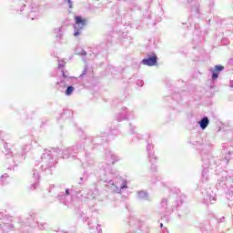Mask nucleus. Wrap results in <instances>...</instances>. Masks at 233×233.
<instances>
[{
	"instance_id": "nucleus-49",
	"label": "nucleus",
	"mask_w": 233,
	"mask_h": 233,
	"mask_svg": "<svg viewBox=\"0 0 233 233\" xmlns=\"http://www.w3.org/2000/svg\"><path fill=\"white\" fill-rule=\"evenodd\" d=\"M87 225H89V226H90V222H87Z\"/></svg>"
},
{
	"instance_id": "nucleus-23",
	"label": "nucleus",
	"mask_w": 233,
	"mask_h": 233,
	"mask_svg": "<svg viewBox=\"0 0 233 233\" xmlns=\"http://www.w3.org/2000/svg\"><path fill=\"white\" fill-rule=\"evenodd\" d=\"M137 198L140 201H150V195L146 190L137 191Z\"/></svg>"
},
{
	"instance_id": "nucleus-4",
	"label": "nucleus",
	"mask_w": 233,
	"mask_h": 233,
	"mask_svg": "<svg viewBox=\"0 0 233 233\" xmlns=\"http://www.w3.org/2000/svg\"><path fill=\"white\" fill-rule=\"evenodd\" d=\"M30 228H38L39 230H46L48 223L45 222L41 215L30 211L25 215V220L20 222L19 230L21 233L30 232Z\"/></svg>"
},
{
	"instance_id": "nucleus-24",
	"label": "nucleus",
	"mask_w": 233,
	"mask_h": 233,
	"mask_svg": "<svg viewBox=\"0 0 233 233\" xmlns=\"http://www.w3.org/2000/svg\"><path fill=\"white\" fill-rule=\"evenodd\" d=\"M210 125V119H208V116H204L200 120L198 121V126L201 130H207V127Z\"/></svg>"
},
{
	"instance_id": "nucleus-18",
	"label": "nucleus",
	"mask_w": 233,
	"mask_h": 233,
	"mask_svg": "<svg viewBox=\"0 0 233 233\" xmlns=\"http://www.w3.org/2000/svg\"><path fill=\"white\" fill-rule=\"evenodd\" d=\"M225 70V66L221 65L215 66L214 68H210L209 72L212 74L211 79L212 81H216L218 77H219V73Z\"/></svg>"
},
{
	"instance_id": "nucleus-29",
	"label": "nucleus",
	"mask_w": 233,
	"mask_h": 233,
	"mask_svg": "<svg viewBox=\"0 0 233 233\" xmlns=\"http://www.w3.org/2000/svg\"><path fill=\"white\" fill-rule=\"evenodd\" d=\"M76 56H86V51H85V49L76 48Z\"/></svg>"
},
{
	"instance_id": "nucleus-37",
	"label": "nucleus",
	"mask_w": 233,
	"mask_h": 233,
	"mask_svg": "<svg viewBox=\"0 0 233 233\" xmlns=\"http://www.w3.org/2000/svg\"><path fill=\"white\" fill-rule=\"evenodd\" d=\"M136 137L137 139H142L143 138V136L139 135V134H137L136 135Z\"/></svg>"
},
{
	"instance_id": "nucleus-10",
	"label": "nucleus",
	"mask_w": 233,
	"mask_h": 233,
	"mask_svg": "<svg viewBox=\"0 0 233 233\" xmlns=\"http://www.w3.org/2000/svg\"><path fill=\"white\" fill-rule=\"evenodd\" d=\"M75 196L77 198V199H80V201H86V199H96V198L99 196V189L95 188V190L92 191L86 188H76L75 189Z\"/></svg>"
},
{
	"instance_id": "nucleus-52",
	"label": "nucleus",
	"mask_w": 233,
	"mask_h": 233,
	"mask_svg": "<svg viewBox=\"0 0 233 233\" xmlns=\"http://www.w3.org/2000/svg\"><path fill=\"white\" fill-rule=\"evenodd\" d=\"M155 168V170L154 171H156V167H154Z\"/></svg>"
},
{
	"instance_id": "nucleus-27",
	"label": "nucleus",
	"mask_w": 233,
	"mask_h": 233,
	"mask_svg": "<svg viewBox=\"0 0 233 233\" xmlns=\"http://www.w3.org/2000/svg\"><path fill=\"white\" fill-rule=\"evenodd\" d=\"M74 90H75V87L73 86H67V87L65 91V95L66 96H72V94H74Z\"/></svg>"
},
{
	"instance_id": "nucleus-44",
	"label": "nucleus",
	"mask_w": 233,
	"mask_h": 233,
	"mask_svg": "<svg viewBox=\"0 0 233 233\" xmlns=\"http://www.w3.org/2000/svg\"><path fill=\"white\" fill-rule=\"evenodd\" d=\"M32 143H37V141L36 140H33Z\"/></svg>"
},
{
	"instance_id": "nucleus-35",
	"label": "nucleus",
	"mask_w": 233,
	"mask_h": 233,
	"mask_svg": "<svg viewBox=\"0 0 233 233\" xmlns=\"http://www.w3.org/2000/svg\"><path fill=\"white\" fill-rule=\"evenodd\" d=\"M137 86H143V85H144L143 80H137Z\"/></svg>"
},
{
	"instance_id": "nucleus-33",
	"label": "nucleus",
	"mask_w": 233,
	"mask_h": 233,
	"mask_svg": "<svg viewBox=\"0 0 233 233\" xmlns=\"http://www.w3.org/2000/svg\"><path fill=\"white\" fill-rule=\"evenodd\" d=\"M65 3H67L68 8H73L72 0H65Z\"/></svg>"
},
{
	"instance_id": "nucleus-39",
	"label": "nucleus",
	"mask_w": 233,
	"mask_h": 233,
	"mask_svg": "<svg viewBox=\"0 0 233 233\" xmlns=\"http://www.w3.org/2000/svg\"><path fill=\"white\" fill-rule=\"evenodd\" d=\"M229 86H230L231 88H233V80L230 81Z\"/></svg>"
},
{
	"instance_id": "nucleus-31",
	"label": "nucleus",
	"mask_w": 233,
	"mask_h": 233,
	"mask_svg": "<svg viewBox=\"0 0 233 233\" xmlns=\"http://www.w3.org/2000/svg\"><path fill=\"white\" fill-rule=\"evenodd\" d=\"M228 161H230L229 157H225V158L222 160L223 165H228Z\"/></svg>"
},
{
	"instance_id": "nucleus-5",
	"label": "nucleus",
	"mask_w": 233,
	"mask_h": 233,
	"mask_svg": "<svg viewBox=\"0 0 233 233\" xmlns=\"http://www.w3.org/2000/svg\"><path fill=\"white\" fill-rule=\"evenodd\" d=\"M85 143L86 145H93L94 147L97 145H105V143H108V134L107 133H100L96 137H89L81 139L76 142V144L71 148H74L73 154H79V152H83L85 150Z\"/></svg>"
},
{
	"instance_id": "nucleus-20",
	"label": "nucleus",
	"mask_w": 233,
	"mask_h": 233,
	"mask_svg": "<svg viewBox=\"0 0 233 233\" xmlns=\"http://www.w3.org/2000/svg\"><path fill=\"white\" fill-rule=\"evenodd\" d=\"M65 32H66V28L63 25H61L60 27H56L54 29V34L56 35V41L63 40V37L65 36Z\"/></svg>"
},
{
	"instance_id": "nucleus-13",
	"label": "nucleus",
	"mask_w": 233,
	"mask_h": 233,
	"mask_svg": "<svg viewBox=\"0 0 233 233\" xmlns=\"http://www.w3.org/2000/svg\"><path fill=\"white\" fill-rule=\"evenodd\" d=\"M88 20L86 18H83V16L76 15L75 16V25H74V35L75 37H79L81 35V32L85 30V26H86Z\"/></svg>"
},
{
	"instance_id": "nucleus-47",
	"label": "nucleus",
	"mask_w": 233,
	"mask_h": 233,
	"mask_svg": "<svg viewBox=\"0 0 233 233\" xmlns=\"http://www.w3.org/2000/svg\"><path fill=\"white\" fill-rule=\"evenodd\" d=\"M3 134V131H0V137H1V135Z\"/></svg>"
},
{
	"instance_id": "nucleus-6",
	"label": "nucleus",
	"mask_w": 233,
	"mask_h": 233,
	"mask_svg": "<svg viewBox=\"0 0 233 233\" xmlns=\"http://www.w3.org/2000/svg\"><path fill=\"white\" fill-rule=\"evenodd\" d=\"M231 183H233V169L222 170L218 173L216 188L220 192H225L228 199H230L228 196V188H230Z\"/></svg>"
},
{
	"instance_id": "nucleus-28",
	"label": "nucleus",
	"mask_w": 233,
	"mask_h": 233,
	"mask_svg": "<svg viewBox=\"0 0 233 233\" xmlns=\"http://www.w3.org/2000/svg\"><path fill=\"white\" fill-rule=\"evenodd\" d=\"M128 132H129V134H131V135L136 134V126H134V124L129 123V126H128Z\"/></svg>"
},
{
	"instance_id": "nucleus-48",
	"label": "nucleus",
	"mask_w": 233,
	"mask_h": 233,
	"mask_svg": "<svg viewBox=\"0 0 233 233\" xmlns=\"http://www.w3.org/2000/svg\"><path fill=\"white\" fill-rule=\"evenodd\" d=\"M8 170H12V167H8Z\"/></svg>"
},
{
	"instance_id": "nucleus-8",
	"label": "nucleus",
	"mask_w": 233,
	"mask_h": 233,
	"mask_svg": "<svg viewBox=\"0 0 233 233\" xmlns=\"http://www.w3.org/2000/svg\"><path fill=\"white\" fill-rule=\"evenodd\" d=\"M179 207V201L175 200L174 198H162L159 206V214L164 218H168L174 212V208Z\"/></svg>"
},
{
	"instance_id": "nucleus-36",
	"label": "nucleus",
	"mask_w": 233,
	"mask_h": 233,
	"mask_svg": "<svg viewBox=\"0 0 233 233\" xmlns=\"http://www.w3.org/2000/svg\"><path fill=\"white\" fill-rule=\"evenodd\" d=\"M117 134H119V131H117V130H111V135L112 136H117Z\"/></svg>"
},
{
	"instance_id": "nucleus-9",
	"label": "nucleus",
	"mask_w": 233,
	"mask_h": 233,
	"mask_svg": "<svg viewBox=\"0 0 233 233\" xmlns=\"http://www.w3.org/2000/svg\"><path fill=\"white\" fill-rule=\"evenodd\" d=\"M4 148H5V150L3 151V153L5 156H12L14 163H21V161H23V159H25L24 155L26 154L27 152H30V150H32V145H30V144L24 145L22 147V155L21 154H18V155L13 154L12 149H10L8 147V143H6V142L4 144Z\"/></svg>"
},
{
	"instance_id": "nucleus-19",
	"label": "nucleus",
	"mask_w": 233,
	"mask_h": 233,
	"mask_svg": "<svg viewBox=\"0 0 233 233\" xmlns=\"http://www.w3.org/2000/svg\"><path fill=\"white\" fill-rule=\"evenodd\" d=\"M0 230L1 232H10V230H14V226L12 223L8 222V218H4L3 221L0 222Z\"/></svg>"
},
{
	"instance_id": "nucleus-51",
	"label": "nucleus",
	"mask_w": 233,
	"mask_h": 233,
	"mask_svg": "<svg viewBox=\"0 0 233 233\" xmlns=\"http://www.w3.org/2000/svg\"><path fill=\"white\" fill-rule=\"evenodd\" d=\"M109 68H114L113 66L109 67Z\"/></svg>"
},
{
	"instance_id": "nucleus-43",
	"label": "nucleus",
	"mask_w": 233,
	"mask_h": 233,
	"mask_svg": "<svg viewBox=\"0 0 233 233\" xmlns=\"http://www.w3.org/2000/svg\"><path fill=\"white\" fill-rule=\"evenodd\" d=\"M85 221H88V217H86Z\"/></svg>"
},
{
	"instance_id": "nucleus-11",
	"label": "nucleus",
	"mask_w": 233,
	"mask_h": 233,
	"mask_svg": "<svg viewBox=\"0 0 233 233\" xmlns=\"http://www.w3.org/2000/svg\"><path fill=\"white\" fill-rule=\"evenodd\" d=\"M78 160L82 165V168L85 169V172L94 174L96 168V162L94 161V158L90 157L89 154H86L84 157L78 158Z\"/></svg>"
},
{
	"instance_id": "nucleus-34",
	"label": "nucleus",
	"mask_w": 233,
	"mask_h": 233,
	"mask_svg": "<svg viewBox=\"0 0 233 233\" xmlns=\"http://www.w3.org/2000/svg\"><path fill=\"white\" fill-rule=\"evenodd\" d=\"M3 219H6V218L5 217L4 212H0V223H1V221H3Z\"/></svg>"
},
{
	"instance_id": "nucleus-38",
	"label": "nucleus",
	"mask_w": 233,
	"mask_h": 233,
	"mask_svg": "<svg viewBox=\"0 0 233 233\" xmlns=\"http://www.w3.org/2000/svg\"><path fill=\"white\" fill-rule=\"evenodd\" d=\"M227 152H228V156H232V154H233V150H230V149L228 151L227 149Z\"/></svg>"
},
{
	"instance_id": "nucleus-32",
	"label": "nucleus",
	"mask_w": 233,
	"mask_h": 233,
	"mask_svg": "<svg viewBox=\"0 0 233 233\" xmlns=\"http://www.w3.org/2000/svg\"><path fill=\"white\" fill-rule=\"evenodd\" d=\"M157 181H159V177L157 176H153L151 178V183H156Z\"/></svg>"
},
{
	"instance_id": "nucleus-22",
	"label": "nucleus",
	"mask_w": 233,
	"mask_h": 233,
	"mask_svg": "<svg viewBox=\"0 0 233 233\" xmlns=\"http://www.w3.org/2000/svg\"><path fill=\"white\" fill-rule=\"evenodd\" d=\"M147 157L149 159V163H152L153 160L157 159V157L154 154V145H152L151 143H147Z\"/></svg>"
},
{
	"instance_id": "nucleus-12",
	"label": "nucleus",
	"mask_w": 233,
	"mask_h": 233,
	"mask_svg": "<svg viewBox=\"0 0 233 233\" xmlns=\"http://www.w3.org/2000/svg\"><path fill=\"white\" fill-rule=\"evenodd\" d=\"M117 121H132L136 119V111L132 108L123 106L116 116Z\"/></svg>"
},
{
	"instance_id": "nucleus-21",
	"label": "nucleus",
	"mask_w": 233,
	"mask_h": 233,
	"mask_svg": "<svg viewBox=\"0 0 233 233\" xmlns=\"http://www.w3.org/2000/svg\"><path fill=\"white\" fill-rule=\"evenodd\" d=\"M39 172H37V169H33V179H35V183L29 186V190H35L39 187Z\"/></svg>"
},
{
	"instance_id": "nucleus-14",
	"label": "nucleus",
	"mask_w": 233,
	"mask_h": 233,
	"mask_svg": "<svg viewBox=\"0 0 233 233\" xmlns=\"http://www.w3.org/2000/svg\"><path fill=\"white\" fill-rule=\"evenodd\" d=\"M62 76L63 77L56 83L58 90H65L68 85H74V82L77 81V78L65 75V71H62Z\"/></svg>"
},
{
	"instance_id": "nucleus-25",
	"label": "nucleus",
	"mask_w": 233,
	"mask_h": 233,
	"mask_svg": "<svg viewBox=\"0 0 233 233\" xmlns=\"http://www.w3.org/2000/svg\"><path fill=\"white\" fill-rule=\"evenodd\" d=\"M88 171H84L83 177L79 178L78 185H85L88 181Z\"/></svg>"
},
{
	"instance_id": "nucleus-40",
	"label": "nucleus",
	"mask_w": 233,
	"mask_h": 233,
	"mask_svg": "<svg viewBox=\"0 0 233 233\" xmlns=\"http://www.w3.org/2000/svg\"><path fill=\"white\" fill-rule=\"evenodd\" d=\"M225 221V217L220 218V223H223Z\"/></svg>"
},
{
	"instance_id": "nucleus-7",
	"label": "nucleus",
	"mask_w": 233,
	"mask_h": 233,
	"mask_svg": "<svg viewBox=\"0 0 233 233\" xmlns=\"http://www.w3.org/2000/svg\"><path fill=\"white\" fill-rule=\"evenodd\" d=\"M26 6L28 7L26 8ZM12 8L21 14L25 11V8H26L29 12L28 17L32 19V21H34V17H35L33 14L39 12V5L32 3V0H12Z\"/></svg>"
},
{
	"instance_id": "nucleus-41",
	"label": "nucleus",
	"mask_w": 233,
	"mask_h": 233,
	"mask_svg": "<svg viewBox=\"0 0 233 233\" xmlns=\"http://www.w3.org/2000/svg\"><path fill=\"white\" fill-rule=\"evenodd\" d=\"M163 233H168V229H167V228H165L163 229Z\"/></svg>"
},
{
	"instance_id": "nucleus-30",
	"label": "nucleus",
	"mask_w": 233,
	"mask_h": 233,
	"mask_svg": "<svg viewBox=\"0 0 233 233\" xmlns=\"http://www.w3.org/2000/svg\"><path fill=\"white\" fill-rule=\"evenodd\" d=\"M86 72H88V67L86 66L83 71H82V74L79 76V77H83L84 76H86Z\"/></svg>"
},
{
	"instance_id": "nucleus-46",
	"label": "nucleus",
	"mask_w": 233,
	"mask_h": 233,
	"mask_svg": "<svg viewBox=\"0 0 233 233\" xmlns=\"http://www.w3.org/2000/svg\"><path fill=\"white\" fill-rule=\"evenodd\" d=\"M161 228H163V223L160 224Z\"/></svg>"
},
{
	"instance_id": "nucleus-16",
	"label": "nucleus",
	"mask_w": 233,
	"mask_h": 233,
	"mask_svg": "<svg viewBox=\"0 0 233 233\" xmlns=\"http://www.w3.org/2000/svg\"><path fill=\"white\" fill-rule=\"evenodd\" d=\"M146 66H156L157 65V55L154 52L148 53L147 57L141 61Z\"/></svg>"
},
{
	"instance_id": "nucleus-2",
	"label": "nucleus",
	"mask_w": 233,
	"mask_h": 233,
	"mask_svg": "<svg viewBox=\"0 0 233 233\" xmlns=\"http://www.w3.org/2000/svg\"><path fill=\"white\" fill-rule=\"evenodd\" d=\"M104 159L106 162L99 164L96 177L105 183V188H107L110 192L121 194L122 190L128 187L127 180L119 176L117 169L110 167V164L115 165L121 158L111 150H106Z\"/></svg>"
},
{
	"instance_id": "nucleus-26",
	"label": "nucleus",
	"mask_w": 233,
	"mask_h": 233,
	"mask_svg": "<svg viewBox=\"0 0 233 233\" xmlns=\"http://www.w3.org/2000/svg\"><path fill=\"white\" fill-rule=\"evenodd\" d=\"M7 183H10V177L6 174L2 175L0 177V184L1 185H7Z\"/></svg>"
},
{
	"instance_id": "nucleus-42",
	"label": "nucleus",
	"mask_w": 233,
	"mask_h": 233,
	"mask_svg": "<svg viewBox=\"0 0 233 233\" xmlns=\"http://www.w3.org/2000/svg\"><path fill=\"white\" fill-rule=\"evenodd\" d=\"M63 66H65L62 64H58V68H63Z\"/></svg>"
},
{
	"instance_id": "nucleus-45",
	"label": "nucleus",
	"mask_w": 233,
	"mask_h": 233,
	"mask_svg": "<svg viewBox=\"0 0 233 233\" xmlns=\"http://www.w3.org/2000/svg\"><path fill=\"white\" fill-rule=\"evenodd\" d=\"M96 230H99V225H97V227H96Z\"/></svg>"
},
{
	"instance_id": "nucleus-3",
	"label": "nucleus",
	"mask_w": 233,
	"mask_h": 233,
	"mask_svg": "<svg viewBox=\"0 0 233 233\" xmlns=\"http://www.w3.org/2000/svg\"><path fill=\"white\" fill-rule=\"evenodd\" d=\"M57 154H62L64 159H77V156L74 155V147H65L63 149L50 148L44 149L40 157V169L45 172L46 176H52L54 171V157Z\"/></svg>"
},
{
	"instance_id": "nucleus-1",
	"label": "nucleus",
	"mask_w": 233,
	"mask_h": 233,
	"mask_svg": "<svg viewBox=\"0 0 233 233\" xmlns=\"http://www.w3.org/2000/svg\"><path fill=\"white\" fill-rule=\"evenodd\" d=\"M190 145L195 148L200 150L202 159V178L198 184L202 194V203L204 205H214L216 203V193L212 191L208 185V167H212V142L210 139L205 138L201 141V137H191L189 140Z\"/></svg>"
},
{
	"instance_id": "nucleus-17",
	"label": "nucleus",
	"mask_w": 233,
	"mask_h": 233,
	"mask_svg": "<svg viewBox=\"0 0 233 233\" xmlns=\"http://www.w3.org/2000/svg\"><path fill=\"white\" fill-rule=\"evenodd\" d=\"M75 190H76V188H66L65 192H61L57 195L56 199H58V201H61V203H63L64 205H68V196H70V194L76 195Z\"/></svg>"
},
{
	"instance_id": "nucleus-15",
	"label": "nucleus",
	"mask_w": 233,
	"mask_h": 233,
	"mask_svg": "<svg viewBox=\"0 0 233 233\" xmlns=\"http://www.w3.org/2000/svg\"><path fill=\"white\" fill-rule=\"evenodd\" d=\"M184 6L190 10L197 17H199V3L197 0H183Z\"/></svg>"
},
{
	"instance_id": "nucleus-50",
	"label": "nucleus",
	"mask_w": 233,
	"mask_h": 233,
	"mask_svg": "<svg viewBox=\"0 0 233 233\" xmlns=\"http://www.w3.org/2000/svg\"><path fill=\"white\" fill-rule=\"evenodd\" d=\"M195 28H198V25H195Z\"/></svg>"
}]
</instances>
